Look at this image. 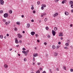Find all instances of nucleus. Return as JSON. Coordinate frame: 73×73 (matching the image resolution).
Segmentation results:
<instances>
[{"label":"nucleus","instance_id":"obj_24","mask_svg":"<svg viewBox=\"0 0 73 73\" xmlns=\"http://www.w3.org/2000/svg\"><path fill=\"white\" fill-rule=\"evenodd\" d=\"M36 73H40V71L39 70L36 71Z\"/></svg>","mask_w":73,"mask_h":73},{"label":"nucleus","instance_id":"obj_40","mask_svg":"<svg viewBox=\"0 0 73 73\" xmlns=\"http://www.w3.org/2000/svg\"><path fill=\"white\" fill-rule=\"evenodd\" d=\"M58 1V0H55V2H56V3H57Z\"/></svg>","mask_w":73,"mask_h":73},{"label":"nucleus","instance_id":"obj_2","mask_svg":"<svg viewBox=\"0 0 73 73\" xmlns=\"http://www.w3.org/2000/svg\"><path fill=\"white\" fill-rule=\"evenodd\" d=\"M52 33L53 36H55V35H56V31H54L52 30Z\"/></svg>","mask_w":73,"mask_h":73},{"label":"nucleus","instance_id":"obj_56","mask_svg":"<svg viewBox=\"0 0 73 73\" xmlns=\"http://www.w3.org/2000/svg\"><path fill=\"white\" fill-rule=\"evenodd\" d=\"M39 70H42V68H39Z\"/></svg>","mask_w":73,"mask_h":73},{"label":"nucleus","instance_id":"obj_13","mask_svg":"<svg viewBox=\"0 0 73 73\" xmlns=\"http://www.w3.org/2000/svg\"><path fill=\"white\" fill-rule=\"evenodd\" d=\"M41 5L42 6H43V7H44V8H45V7H46V5L42 4Z\"/></svg>","mask_w":73,"mask_h":73},{"label":"nucleus","instance_id":"obj_62","mask_svg":"<svg viewBox=\"0 0 73 73\" xmlns=\"http://www.w3.org/2000/svg\"><path fill=\"white\" fill-rule=\"evenodd\" d=\"M44 45H46V42H44Z\"/></svg>","mask_w":73,"mask_h":73},{"label":"nucleus","instance_id":"obj_32","mask_svg":"<svg viewBox=\"0 0 73 73\" xmlns=\"http://www.w3.org/2000/svg\"><path fill=\"white\" fill-rule=\"evenodd\" d=\"M22 52L23 53H24L25 54V51H22Z\"/></svg>","mask_w":73,"mask_h":73},{"label":"nucleus","instance_id":"obj_38","mask_svg":"<svg viewBox=\"0 0 73 73\" xmlns=\"http://www.w3.org/2000/svg\"><path fill=\"white\" fill-rule=\"evenodd\" d=\"M24 61H27V59L25 58L24 59Z\"/></svg>","mask_w":73,"mask_h":73},{"label":"nucleus","instance_id":"obj_43","mask_svg":"<svg viewBox=\"0 0 73 73\" xmlns=\"http://www.w3.org/2000/svg\"><path fill=\"white\" fill-rule=\"evenodd\" d=\"M31 9L33 10V9H34V7H31Z\"/></svg>","mask_w":73,"mask_h":73},{"label":"nucleus","instance_id":"obj_6","mask_svg":"<svg viewBox=\"0 0 73 73\" xmlns=\"http://www.w3.org/2000/svg\"><path fill=\"white\" fill-rule=\"evenodd\" d=\"M15 43L16 44H18L19 43V41L17 40V38H15Z\"/></svg>","mask_w":73,"mask_h":73},{"label":"nucleus","instance_id":"obj_27","mask_svg":"<svg viewBox=\"0 0 73 73\" xmlns=\"http://www.w3.org/2000/svg\"><path fill=\"white\" fill-rule=\"evenodd\" d=\"M37 4L38 5H40V2L39 1H38L37 2Z\"/></svg>","mask_w":73,"mask_h":73},{"label":"nucleus","instance_id":"obj_14","mask_svg":"<svg viewBox=\"0 0 73 73\" xmlns=\"http://www.w3.org/2000/svg\"><path fill=\"white\" fill-rule=\"evenodd\" d=\"M54 56H57L58 55V54L57 53V52H54Z\"/></svg>","mask_w":73,"mask_h":73},{"label":"nucleus","instance_id":"obj_22","mask_svg":"<svg viewBox=\"0 0 73 73\" xmlns=\"http://www.w3.org/2000/svg\"><path fill=\"white\" fill-rule=\"evenodd\" d=\"M27 27L28 28H29L30 27V24L28 23L27 24Z\"/></svg>","mask_w":73,"mask_h":73},{"label":"nucleus","instance_id":"obj_45","mask_svg":"<svg viewBox=\"0 0 73 73\" xmlns=\"http://www.w3.org/2000/svg\"><path fill=\"white\" fill-rule=\"evenodd\" d=\"M56 70H57V71H59V69H58V68H57L56 69Z\"/></svg>","mask_w":73,"mask_h":73},{"label":"nucleus","instance_id":"obj_21","mask_svg":"<svg viewBox=\"0 0 73 73\" xmlns=\"http://www.w3.org/2000/svg\"><path fill=\"white\" fill-rule=\"evenodd\" d=\"M64 48L65 49H68V47L67 46H65L64 47Z\"/></svg>","mask_w":73,"mask_h":73},{"label":"nucleus","instance_id":"obj_35","mask_svg":"<svg viewBox=\"0 0 73 73\" xmlns=\"http://www.w3.org/2000/svg\"><path fill=\"white\" fill-rule=\"evenodd\" d=\"M22 50H26V49H25V48H22Z\"/></svg>","mask_w":73,"mask_h":73},{"label":"nucleus","instance_id":"obj_49","mask_svg":"<svg viewBox=\"0 0 73 73\" xmlns=\"http://www.w3.org/2000/svg\"><path fill=\"white\" fill-rule=\"evenodd\" d=\"M37 64H38V65H40V63L39 62Z\"/></svg>","mask_w":73,"mask_h":73},{"label":"nucleus","instance_id":"obj_53","mask_svg":"<svg viewBox=\"0 0 73 73\" xmlns=\"http://www.w3.org/2000/svg\"><path fill=\"white\" fill-rule=\"evenodd\" d=\"M22 42V41L21 40L19 41V43H21Z\"/></svg>","mask_w":73,"mask_h":73},{"label":"nucleus","instance_id":"obj_52","mask_svg":"<svg viewBox=\"0 0 73 73\" xmlns=\"http://www.w3.org/2000/svg\"><path fill=\"white\" fill-rule=\"evenodd\" d=\"M71 12L72 13H73V9L71 10Z\"/></svg>","mask_w":73,"mask_h":73},{"label":"nucleus","instance_id":"obj_26","mask_svg":"<svg viewBox=\"0 0 73 73\" xmlns=\"http://www.w3.org/2000/svg\"><path fill=\"white\" fill-rule=\"evenodd\" d=\"M28 52L25 51V56H27V55H28Z\"/></svg>","mask_w":73,"mask_h":73},{"label":"nucleus","instance_id":"obj_30","mask_svg":"<svg viewBox=\"0 0 73 73\" xmlns=\"http://www.w3.org/2000/svg\"><path fill=\"white\" fill-rule=\"evenodd\" d=\"M70 71H71V72H73V69L72 68H71L70 69Z\"/></svg>","mask_w":73,"mask_h":73},{"label":"nucleus","instance_id":"obj_17","mask_svg":"<svg viewBox=\"0 0 73 73\" xmlns=\"http://www.w3.org/2000/svg\"><path fill=\"white\" fill-rule=\"evenodd\" d=\"M0 38L1 39H2L3 38V35H0Z\"/></svg>","mask_w":73,"mask_h":73},{"label":"nucleus","instance_id":"obj_59","mask_svg":"<svg viewBox=\"0 0 73 73\" xmlns=\"http://www.w3.org/2000/svg\"><path fill=\"white\" fill-rule=\"evenodd\" d=\"M37 41L38 42H40V40H37Z\"/></svg>","mask_w":73,"mask_h":73},{"label":"nucleus","instance_id":"obj_28","mask_svg":"<svg viewBox=\"0 0 73 73\" xmlns=\"http://www.w3.org/2000/svg\"><path fill=\"white\" fill-rule=\"evenodd\" d=\"M45 28H46V30H48V29H49V27H46Z\"/></svg>","mask_w":73,"mask_h":73},{"label":"nucleus","instance_id":"obj_54","mask_svg":"<svg viewBox=\"0 0 73 73\" xmlns=\"http://www.w3.org/2000/svg\"><path fill=\"white\" fill-rule=\"evenodd\" d=\"M35 36H36V37H37L38 36V35L36 34H35Z\"/></svg>","mask_w":73,"mask_h":73},{"label":"nucleus","instance_id":"obj_31","mask_svg":"<svg viewBox=\"0 0 73 73\" xmlns=\"http://www.w3.org/2000/svg\"><path fill=\"white\" fill-rule=\"evenodd\" d=\"M3 13V11H0V13Z\"/></svg>","mask_w":73,"mask_h":73},{"label":"nucleus","instance_id":"obj_1","mask_svg":"<svg viewBox=\"0 0 73 73\" xmlns=\"http://www.w3.org/2000/svg\"><path fill=\"white\" fill-rule=\"evenodd\" d=\"M8 13H5L3 15V16L5 18H7V17H8Z\"/></svg>","mask_w":73,"mask_h":73},{"label":"nucleus","instance_id":"obj_57","mask_svg":"<svg viewBox=\"0 0 73 73\" xmlns=\"http://www.w3.org/2000/svg\"><path fill=\"white\" fill-rule=\"evenodd\" d=\"M31 21L32 22H34V20H33V19Z\"/></svg>","mask_w":73,"mask_h":73},{"label":"nucleus","instance_id":"obj_3","mask_svg":"<svg viewBox=\"0 0 73 73\" xmlns=\"http://www.w3.org/2000/svg\"><path fill=\"white\" fill-rule=\"evenodd\" d=\"M0 3L1 5H3L4 3V1L3 0H0Z\"/></svg>","mask_w":73,"mask_h":73},{"label":"nucleus","instance_id":"obj_10","mask_svg":"<svg viewBox=\"0 0 73 73\" xmlns=\"http://www.w3.org/2000/svg\"><path fill=\"white\" fill-rule=\"evenodd\" d=\"M65 14L66 16H68L69 15V13L67 11H65Z\"/></svg>","mask_w":73,"mask_h":73},{"label":"nucleus","instance_id":"obj_20","mask_svg":"<svg viewBox=\"0 0 73 73\" xmlns=\"http://www.w3.org/2000/svg\"><path fill=\"white\" fill-rule=\"evenodd\" d=\"M63 68L64 69V70H66V67H65V66H63Z\"/></svg>","mask_w":73,"mask_h":73},{"label":"nucleus","instance_id":"obj_47","mask_svg":"<svg viewBox=\"0 0 73 73\" xmlns=\"http://www.w3.org/2000/svg\"><path fill=\"white\" fill-rule=\"evenodd\" d=\"M33 13H36V11H33Z\"/></svg>","mask_w":73,"mask_h":73},{"label":"nucleus","instance_id":"obj_34","mask_svg":"<svg viewBox=\"0 0 73 73\" xmlns=\"http://www.w3.org/2000/svg\"><path fill=\"white\" fill-rule=\"evenodd\" d=\"M33 61H35V57H33Z\"/></svg>","mask_w":73,"mask_h":73},{"label":"nucleus","instance_id":"obj_63","mask_svg":"<svg viewBox=\"0 0 73 73\" xmlns=\"http://www.w3.org/2000/svg\"><path fill=\"white\" fill-rule=\"evenodd\" d=\"M15 31H17V28H15Z\"/></svg>","mask_w":73,"mask_h":73},{"label":"nucleus","instance_id":"obj_64","mask_svg":"<svg viewBox=\"0 0 73 73\" xmlns=\"http://www.w3.org/2000/svg\"><path fill=\"white\" fill-rule=\"evenodd\" d=\"M12 50V48H10L9 49V50H10V51H11V50Z\"/></svg>","mask_w":73,"mask_h":73},{"label":"nucleus","instance_id":"obj_5","mask_svg":"<svg viewBox=\"0 0 73 73\" xmlns=\"http://www.w3.org/2000/svg\"><path fill=\"white\" fill-rule=\"evenodd\" d=\"M38 55V54L36 53L35 54H33V56L34 57H37V56Z\"/></svg>","mask_w":73,"mask_h":73},{"label":"nucleus","instance_id":"obj_55","mask_svg":"<svg viewBox=\"0 0 73 73\" xmlns=\"http://www.w3.org/2000/svg\"><path fill=\"white\" fill-rule=\"evenodd\" d=\"M19 45H16V47H17V48H18V47H19Z\"/></svg>","mask_w":73,"mask_h":73},{"label":"nucleus","instance_id":"obj_16","mask_svg":"<svg viewBox=\"0 0 73 73\" xmlns=\"http://www.w3.org/2000/svg\"><path fill=\"white\" fill-rule=\"evenodd\" d=\"M16 24H17V25H20V23L19 22H17L16 23Z\"/></svg>","mask_w":73,"mask_h":73},{"label":"nucleus","instance_id":"obj_51","mask_svg":"<svg viewBox=\"0 0 73 73\" xmlns=\"http://www.w3.org/2000/svg\"><path fill=\"white\" fill-rule=\"evenodd\" d=\"M42 73H46V71H44L42 72Z\"/></svg>","mask_w":73,"mask_h":73},{"label":"nucleus","instance_id":"obj_61","mask_svg":"<svg viewBox=\"0 0 73 73\" xmlns=\"http://www.w3.org/2000/svg\"><path fill=\"white\" fill-rule=\"evenodd\" d=\"M58 44H61V42H59L58 43Z\"/></svg>","mask_w":73,"mask_h":73},{"label":"nucleus","instance_id":"obj_58","mask_svg":"<svg viewBox=\"0 0 73 73\" xmlns=\"http://www.w3.org/2000/svg\"><path fill=\"white\" fill-rule=\"evenodd\" d=\"M43 16L44 15H42V14H41V17H43Z\"/></svg>","mask_w":73,"mask_h":73},{"label":"nucleus","instance_id":"obj_50","mask_svg":"<svg viewBox=\"0 0 73 73\" xmlns=\"http://www.w3.org/2000/svg\"><path fill=\"white\" fill-rule=\"evenodd\" d=\"M29 50H27L26 51V52H27L28 53V52H29Z\"/></svg>","mask_w":73,"mask_h":73},{"label":"nucleus","instance_id":"obj_44","mask_svg":"<svg viewBox=\"0 0 73 73\" xmlns=\"http://www.w3.org/2000/svg\"><path fill=\"white\" fill-rule=\"evenodd\" d=\"M62 4H64V3H65V2L64 1H62Z\"/></svg>","mask_w":73,"mask_h":73},{"label":"nucleus","instance_id":"obj_37","mask_svg":"<svg viewBox=\"0 0 73 73\" xmlns=\"http://www.w3.org/2000/svg\"><path fill=\"white\" fill-rule=\"evenodd\" d=\"M44 9V7L42 6V7H41V9H42V10H43Z\"/></svg>","mask_w":73,"mask_h":73},{"label":"nucleus","instance_id":"obj_48","mask_svg":"<svg viewBox=\"0 0 73 73\" xmlns=\"http://www.w3.org/2000/svg\"><path fill=\"white\" fill-rule=\"evenodd\" d=\"M70 27H73V25H72V24H70Z\"/></svg>","mask_w":73,"mask_h":73},{"label":"nucleus","instance_id":"obj_8","mask_svg":"<svg viewBox=\"0 0 73 73\" xmlns=\"http://www.w3.org/2000/svg\"><path fill=\"white\" fill-rule=\"evenodd\" d=\"M58 15V14L57 13H56L54 14L53 15V16L54 17H56V16Z\"/></svg>","mask_w":73,"mask_h":73},{"label":"nucleus","instance_id":"obj_12","mask_svg":"<svg viewBox=\"0 0 73 73\" xmlns=\"http://www.w3.org/2000/svg\"><path fill=\"white\" fill-rule=\"evenodd\" d=\"M60 36H61V37H62L63 36V34L62 33H60Z\"/></svg>","mask_w":73,"mask_h":73},{"label":"nucleus","instance_id":"obj_60","mask_svg":"<svg viewBox=\"0 0 73 73\" xmlns=\"http://www.w3.org/2000/svg\"><path fill=\"white\" fill-rule=\"evenodd\" d=\"M60 39H61V40H62V39H63V37H61L60 38Z\"/></svg>","mask_w":73,"mask_h":73},{"label":"nucleus","instance_id":"obj_7","mask_svg":"<svg viewBox=\"0 0 73 73\" xmlns=\"http://www.w3.org/2000/svg\"><path fill=\"white\" fill-rule=\"evenodd\" d=\"M35 34V32L34 31H32L31 32V35L32 36H34Z\"/></svg>","mask_w":73,"mask_h":73},{"label":"nucleus","instance_id":"obj_9","mask_svg":"<svg viewBox=\"0 0 73 73\" xmlns=\"http://www.w3.org/2000/svg\"><path fill=\"white\" fill-rule=\"evenodd\" d=\"M4 66L5 67V68H6V69H7V68H8V66L7 64H5L4 65Z\"/></svg>","mask_w":73,"mask_h":73},{"label":"nucleus","instance_id":"obj_19","mask_svg":"<svg viewBox=\"0 0 73 73\" xmlns=\"http://www.w3.org/2000/svg\"><path fill=\"white\" fill-rule=\"evenodd\" d=\"M65 45L66 46H69V43H65Z\"/></svg>","mask_w":73,"mask_h":73},{"label":"nucleus","instance_id":"obj_23","mask_svg":"<svg viewBox=\"0 0 73 73\" xmlns=\"http://www.w3.org/2000/svg\"><path fill=\"white\" fill-rule=\"evenodd\" d=\"M43 16H45L46 15V13L44 12L42 13Z\"/></svg>","mask_w":73,"mask_h":73},{"label":"nucleus","instance_id":"obj_15","mask_svg":"<svg viewBox=\"0 0 73 73\" xmlns=\"http://www.w3.org/2000/svg\"><path fill=\"white\" fill-rule=\"evenodd\" d=\"M52 49H55L56 48V46L55 45H52Z\"/></svg>","mask_w":73,"mask_h":73},{"label":"nucleus","instance_id":"obj_11","mask_svg":"<svg viewBox=\"0 0 73 73\" xmlns=\"http://www.w3.org/2000/svg\"><path fill=\"white\" fill-rule=\"evenodd\" d=\"M69 4H70V5H72L73 4V1H70L69 2Z\"/></svg>","mask_w":73,"mask_h":73},{"label":"nucleus","instance_id":"obj_39","mask_svg":"<svg viewBox=\"0 0 73 73\" xmlns=\"http://www.w3.org/2000/svg\"><path fill=\"white\" fill-rule=\"evenodd\" d=\"M71 7L72 8H73V5H71Z\"/></svg>","mask_w":73,"mask_h":73},{"label":"nucleus","instance_id":"obj_25","mask_svg":"<svg viewBox=\"0 0 73 73\" xmlns=\"http://www.w3.org/2000/svg\"><path fill=\"white\" fill-rule=\"evenodd\" d=\"M9 12L10 13H12V11L11 10H10L9 11Z\"/></svg>","mask_w":73,"mask_h":73},{"label":"nucleus","instance_id":"obj_33","mask_svg":"<svg viewBox=\"0 0 73 73\" xmlns=\"http://www.w3.org/2000/svg\"><path fill=\"white\" fill-rule=\"evenodd\" d=\"M47 20H48V19H47V18H45L44 19L45 21H46Z\"/></svg>","mask_w":73,"mask_h":73},{"label":"nucleus","instance_id":"obj_42","mask_svg":"<svg viewBox=\"0 0 73 73\" xmlns=\"http://www.w3.org/2000/svg\"><path fill=\"white\" fill-rule=\"evenodd\" d=\"M60 48V46H57V49H58L59 48Z\"/></svg>","mask_w":73,"mask_h":73},{"label":"nucleus","instance_id":"obj_4","mask_svg":"<svg viewBox=\"0 0 73 73\" xmlns=\"http://www.w3.org/2000/svg\"><path fill=\"white\" fill-rule=\"evenodd\" d=\"M17 36H18V37L19 38H21V37H22V35H21L20 34H17Z\"/></svg>","mask_w":73,"mask_h":73},{"label":"nucleus","instance_id":"obj_29","mask_svg":"<svg viewBox=\"0 0 73 73\" xmlns=\"http://www.w3.org/2000/svg\"><path fill=\"white\" fill-rule=\"evenodd\" d=\"M3 22H5L6 21V20H5V19H3Z\"/></svg>","mask_w":73,"mask_h":73},{"label":"nucleus","instance_id":"obj_41","mask_svg":"<svg viewBox=\"0 0 73 73\" xmlns=\"http://www.w3.org/2000/svg\"><path fill=\"white\" fill-rule=\"evenodd\" d=\"M5 25H8V23L7 22H6L5 23Z\"/></svg>","mask_w":73,"mask_h":73},{"label":"nucleus","instance_id":"obj_46","mask_svg":"<svg viewBox=\"0 0 73 73\" xmlns=\"http://www.w3.org/2000/svg\"><path fill=\"white\" fill-rule=\"evenodd\" d=\"M47 37H48L49 38H50V36L49 35H48V36Z\"/></svg>","mask_w":73,"mask_h":73},{"label":"nucleus","instance_id":"obj_18","mask_svg":"<svg viewBox=\"0 0 73 73\" xmlns=\"http://www.w3.org/2000/svg\"><path fill=\"white\" fill-rule=\"evenodd\" d=\"M54 30L55 31H56L57 30V27H55L54 28Z\"/></svg>","mask_w":73,"mask_h":73},{"label":"nucleus","instance_id":"obj_36","mask_svg":"<svg viewBox=\"0 0 73 73\" xmlns=\"http://www.w3.org/2000/svg\"><path fill=\"white\" fill-rule=\"evenodd\" d=\"M67 43H69V42H70V41H69V40H67Z\"/></svg>","mask_w":73,"mask_h":73}]
</instances>
